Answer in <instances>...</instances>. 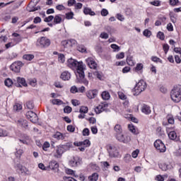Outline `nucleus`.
<instances>
[{
  "mask_svg": "<svg viewBox=\"0 0 181 181\" xmlns=\"http://www.w3.org/2000/svg\"><path fill=\"white\" fill-rule=\"evenodd\" d=\"M16 87H28V83H26V79L25 78H21L20 76L16 78V81L14 83Z\"/></svg>",
  "mask_w": 181,
  "mask_h": 181,
  "instance_id": "nucleus-12",
  "label": "nucleus"
},
{
  "mask_svg": "<svg viewBox=\"0 0 181 181\" xmlns=\"http://www.w3.org/2000/svg\"><path fill=\"white\" fill-rule=\"evenodd\" d=\"M48 168L52 170H59V163L56 160H52L49 162Z\"/></svg>",
  "mask_w": 181,
  "mask_h": 181,
  "instance_id": "nucleus-18",
  "label": "nucleus"
},
{
  "mask_svg": "<svg viewBox=\"0 0 181 181\" xmlns=\"http://www.w3.org/2000/svg\"><path fill=\"white\" fill-rule=\"evenodd\" d=\"M124 57H125V53H124V52H120V53L116 54V59L117 60L124 59Z\"/></svg>",
  "mask_w": 181,
  "mask_h": 181,
  "instance_id": "nucleus-58",
  "label": "nucleus"
},
{
  "mask_svg": "<svg viewBox=\"0 0 181 181\" xmlns=\"http://www.w3.org/2000/svg\"><path fill=\"white\" fill-rule=\"evenodd\" d=\"M67 66L70 69H76L75 74L76 76V83L81 84H85L88 86V81L86 78V74H84V65L83 62H78L77 60L70 58L67 60Z\"/></svg>",
  "mask_w": 181,
  "mask_h": 181,
  "instance_id": "nucleus-1",
  "label": "nucleus"
},
{
  "mask_svg": "<svg viewBox=\"0 0 181 181\" xmlns=\"http://www.w3.org/2000/svg\"><path fill=\"white\" fill-rule=\"evenodd\" d=\"M60 78H62V80H63L64 81H69V80L71 78V74H70V72L65 71L62 73Z\"/></svg>",
  "mask_w": 181,
  "mask_h": 181,
  "instance_id": "nucleus-17",
  "label": "nucleus"
},
{
  "mask_svg": "<svg viewBox=\"0 0 181 181\" xmlns=\"http://www.w3.org/2000/svg\"><path fill=\"white\" fill-rule=\"evenodd\" d=\"M115 134L122 133V126L121 124H116L114 127Z\"/></svg>",
  "mask_w": 181,
  "mask_h": 181,
  "instance_id": "nucleus-33",
  "label": "nucleus"
},
{
  "mask_svg": "<svg viewBox=\"0 0 181 181\" xmlns=\"http://www.w3.org/2000/svg\"><path fill=\"white\" fill-rule=\"evenodd\" d=\"M169 4L171 5V6H177L179 0H169Z\"/></svg>",
  "mask_w": 181,
  "mask_h": 181,
  "instance_id": "nucleus-56",
  "label": "nucleus"
},
{
  "mask_svg": "<svg viewBox=\"0 0 181 181\" xmlns=\"http://www.w3.org/2000/svg\"><path fill=\"white\" fill-rule=\"evenodd\" d=\"M71 111H73V109L71 108V107L70 106H66L64 108V112L65 114H70V112H71Z\"/></svg>",
  "mask_w": 181,
  "mask_h": 181,
  "instance_id": "nucleus-51",
  "label": "nucleus"
},
{
  "mask_svg": "<svg viewBox=\"0 0 181 181\" xmlns=\"http://www.w3.org/2000/svg\"><path fill=\"white\" fill-rule=\"evenodd\" d=\"M22 153H23V150L18 149L16 151L15 156L16 158H21V156H22Z\"/></svg>",
  "mask_w": 181,
  "mask_h": 181,
  "instance_id": "nucleus-59",
  "label": "nucleus"
},
{
  "mask_svg": "<svg viewBox=\"0 0 181 181\" xmlns=\"http://www.w3.org/2000/svg\"><path fill=\"white\" fill-rule=\"evenodd\" d=\"M53 19H54V16H49L48 17H46L44 19V22H46L47 23H49V22H52V21H53Z\"/></svg>",
  "mask_w": 181,
  "mask_h": 181,
  "instance_id": "nucleus-55",
  "label": "nucleus"
},
{
  "mask_svg": "<svg viewBox=\"0 0 181 181\" xmlns=\"http://www.w3.org/2000/svg\"><path fill=\"white\" fill-rule=\"evenodd\" d=\"M157 37H158V39L160 40H165V33H163L162 31H159L157 33Z\"/></svg>",
  "mask_w": 181,
  "mask_h": 181,
  "instance_id": "nucleus-48",
  "label": "nucleus"
},
{
  "mask_svg": "<svg viewBox=\"0 0 181 181\" xmlns=\"http://www.w3.org/2000/svg\"><path fill=\"white\" fill-rule=\"evenodd\" d=\"M91 141L88 139H85L83 141H82V146H83L85 148H88V146H90Z\"/></svg>",
  "mask_w": 181,
  "mask_h": 181,
  "instance_id": "nucleus-47",
  "label": "nucleus"
},
{
  "mask_svg": "<svg viewBox=\"0 0 181 181\" xmlns=\"http://www.w3.org/2000/svg\"><path fill=\"white\" fill-rule=\"evenodd\" d=\"M28 84H30V86H31L32 87H36L37 84V79H36L35 78L29 79Z\"/></svg>",
  "mask_w": 181,
  "mask_h": 181,
  "instance_id": "nucleus-41",
  "label": "nucleus"
},
{
  "mask_svg": "<svg viewBox=\"0 0 181 181\" xmlns=\"http://www.w3.org/2000/svg\"><path fill=\"white\" fill-rule=\"evenodd\" d=\"M50 40L46 37H41L37 40L36 46L41 49H46L50 46Z\"/></svg>",
  "mask_w": 181,
  "mask_h": 181,
  "instance_id": "nucleus-3",
  "label": "nucleus"
},
{
  "mask_svg": "<svg viewBox=\"0 0 181 181\" xmlns=\"http://www.w3.org/2000/svg\"><path fill=\"white\" fill-rule=\"evenodd\" d=\"M17 124L19 127H21V128H24V129H28V127H29V125L28 124V120L26 119L18 120Z\"/></svg>",
  "mask_w": 181,
  "mask_h": 181,
  "instance_id": "nucleus-19",
  "label": "nucleus"
},
{
  "mask_svg": "<svg viewBox=\"0 0 181 181\" xmlns=\"http://www.w3.org/2000/svg\"><path fill=\"white\" fill-rule=\"evenodd\" d=\"M159 168H160V169H161V170L166 172V170H168V169H169V168H170V165L167 164L166 163H163L159 165Z\"/></svg>",
  "mask_w": 181,
  "mask_h": 181,
  "instance_id": "nucleus-34",
  "label": "nucleus"
},
{
  "mask_svg": "<svg viewBox=\"0 0 181 181\" xmlns=\"http://www.w3.org/2000/svg\"><path fill=\"white\" fill-rule=\"evenodd\" d=\"M136 86L141 89L139 91H145L146 88V82L144 81V80H141L136 84Z\"/></svg>",
  "mask_w": 181,
  "mask_h": 181,
  "instance_id": "nucleus-22",
  "label": "nucleus"
},
{
  "mask_svg": "<svg viewBox=\"0 0 181 181\" xmlns=\"http://www.w3.org/2000/svg\"><path fill=\"white\" fill-rule=\"evenodd\" d=\"M107 151H108L109 156L110 158H119V152L117 147L112 146L111 144H107L106 146Z\"/></svg>",
  "mask_w": 181,
  "mask_h": 181,
  "instance_id": "nucleus-5",
  "label": "nucleus"
},
{
  "mask_svg": "<svg viewBox=\"0 0 181 181\" xmlns=\"http://www.w3.org/2000/svg\"><path fill=\"white\" fill-rule=\"evenodd\" d=\"M170 98L174 103L181 102V86L173 87L170 91Z\"/></svg>",
  "mask_w": 181,
  "mask_h": 181,
  "instance_id": "nucleus-2",
  "label": "nucleus"
},
{
  "mask_svg": "<svg viewBox=\"0 0 181 181\" xmlns=\"http://www.w3.org/2000/svg\"><path fill=\"white\" fill-rule=\"evenodd\" d=\"M14 168L16 169V172L18 173H25V169H26V168L23 167V165H22V164L21 163H17L14 165Z\"/></svg>",
  "mask_w": 181,
  "mask_h": 181,
  "instance_id": "nucleus-21",
  "label": "nucleus"
},
{
  "mask_svg": "<svg viewBox=\"0 0 181 181\" xmlns=\"http://www.w3.org/2000/svg\"><path fill=\"white\" fill-rule=\"evenodd\" d=\"M128 128L130 132H132V134H134V135H138L139 134V129H138V128H136L134 124H129Z\"/></svg>",
  "mask_w": 181,
  "mask_h": 181,
  "instance_id": "nucleus-23",
  "label": "nucleus"
},
{
  "mask_svg": "<svg viewBox=\"0 0 181 181\" xmlns=\"http://www.w3.org/2000/svg\"><path fill=\"white\" fill-rule=\"evenodd\" d=\"M64 152L66 151H64L62 144H59V146H56L55 153H57L56 155L57 158H62Z\"/></svg>",
  "mask_w": 181,
  "mask_h": 181,
  "instance_id": "nucleus-16",
  "label": "nucleus"
},
{
  "mask_svg": "<svg viewBox=\"0 0 181 181\" xmlns=\"http://www.w3.org/2000/svg\"><path fill=\"white\" fill-rule=\"evenodd\" d=\"M151 60H152V62H154L155 63H158V62L162 63V59H160L158 57H155V56L151 57Z\"/></svg>",
  "mask_w": 181,
  "mask_h": 181,
  "instance_id": "nucleus-57",
  "label": "nucleus"
},
{
  "mask_svg": "<svg viewBox=\"0 0 181 181\" xmlns=\"http://www.w3.org/2000/svg\"><path fill=\"white\" fill-rule=\"evenodd\" d=\"M79 112L81 114H87V112H88V107L81 106L80 110H79Z\"/></svg>",
  "mask_w": 181,
  "mask_h": 181,
  "instance_id": "nucleus-43",
  "label": "nucleus"
},
{
  "mask_svg": "<svg viewBox=\"0 0 181 181\" xmlns=\"http://www.w3.org/2000/svg\"><path fill=\"white\" fill-rule=\"evenodd\" d=\"M54 25H59L62 22H63V18H62V15L61 14H57L54 16Z\"/></svg>",
  "mask_w": 181,
  "mask_h": 181,
  "instance_id": "nucleus-26",
  "label": "nucleus"
},
{
  "mask_svg": "<svg viewBox=\"0 0 181 181\" xmlns=\"http://www.w3.org/2000/svg\"><path fill=\"white\" fill-rule=\"evenodd\" d=\"M26 118L33 122V124H36L39 121V117L33 111H28L25 113Z\"/></svg>",
  "mask_w": 181,
  "mask_h": 181,
  "instance_id": "nucleus-9",
  "label": "nucleus"
},
{
  "mask_svg": "<svg viewBox=\"0 0 181 181\" xmlns=\"http://www.w3.org/2000/svg\"><path fill=\"white\" fill-rule=\"evenodd\" d=\"M150 4L153 6H160V1L158 0H154L153 1L150 2Z\"/></svg>",
  "mask_w": 181,
  "mask_h": 181,
  "instance_id": "nucleus-61",
  "label": "nucleus"
},
{
  "mask_svg": "<svg viewBox=\"0 0 181 181\" xmlns=\"http://www.w3.org/2000/svg\"><path fill=\"white\" fill-rule=\"evenodd\" d=\"M81 163H83V158L78 156H74L69 160V165L71 168H77Z\"/></svg>",
  "mask_w": 181,
  "mask_h": 181,
  "instance_id": "nucleus-4",
  "label": "nucleus"
},
{
  "mask_svg": "<svg viewBox=\"0 0 181 181\" xmlns=\"http://www.w3.org/2000/svg\"><path fill=\"white\" fill-rule=\"evenodd\" d=\"M133 70L136 73H140L141 74H142V73H144V64L142 63L137 64L136 67H134Z\"/></svg>",
  "mask_w": 181,
  "mask_h": 181,
  "instance_id": "nucleus-20",
  "label": "nucleus"
},
{
  "mask_svg": "<svg viewBox=\"0 0 181 181\" xmlns=\"http://www.w3.org/2000/svg\"><path fill=\"white\" fill-rule=\"evenodd\" d=\"M15 81H16V80H14L13 81L12 79L8 78L4 81V84L6 87L10 88L12 87V86H15Z\"/></svg>",
  "mask_w": 181,
  "mask_h": 181,
  "instance_id": "nucleus-28",
  "label": "nucleus"
},
{
  "mask_svg": "<svg viewBox=\"0 0 181 181\" xmlns=\"http://www.w3.org/2000/svg\"><path fill=\"white\" fill-rule=\"evenodd\" d=\"M126 62L129 66H135V62H134L133 56H131V55L127 56Z\"/></svg>",
  "mask_w": 181,
  "mask_h": 181,
  "instance_id": "nucleus-30",
  "label": "nucleus"
},
{
  "mask_svg": "<svg viewBox=\"0 0 181 181\" xmlns=\"http://www.w3.org/2000/svg\"><path fill=\"white\" fill-rule=\"evenodd\" d=\"M110 47L111 49H113L115 52H119V50H121V47H119V46L117 45L116 44H112Z\"/></svg>",
  "mask_w": 181,
  "mask_h": 181,
  "instance_id": "nucleus-49",
  "label": "nucleus"
},
{
  "mask_svg": "<svg viewBox=\"0 0 181 181\" xmlns=\"http://www.w3.org/2000/svg\"><path fill=\"white\" fill-rule=\"evenodd\" d=\"M26 107L28 110H33L35 108V103H33V100H29L26 103Z\"/></svg>",
  "mask_w": 181,
  "mask_h": 181,
  "instance_id": "nucleus-39",
  "label": "nucleus"
},
{
  "mask_svg": "<svg viewBox=\"0 0 181 181\" xmlns=\"http://www.w3.org/2000/svg\"><path fill=\"white\" fill-rule=\"evenodd\" d=\"M86 63L90 69H93V70L97 69V62L92 57L88 58L86 59Z\"/></svg>",
  "mask_w": 181,
  "mask_h": 181,
  "instance_id": "nucleus-13",
  "label": "nucleus"
},
{
  "mask_svg": "<svg viewBox=\"0 0 181 181\" xmlns=\"http://www.w3.org/2000/svg\"><path fill=\"white\" fill-rule=\"evenodd\" d=\"M101 97L103 100H108L111 95H110V93L107 90H105L102 93Z\"/></svg>",
  "mask_w": 181,
  "mask_h": 181,
  "instance_id": "nucleus-37",
  "label": "nucleus"
},
{
  "mask_svg": "<svg viewBox=\"0 0 181 181\" xmlns=\"http://www.w3.org/2000/svg\"><path fill=\"white\" fill-rule=\"evenodd\" d=\"M23 60H27L28 62H32L35 59V55L32 54H25L23 56Z\"/></svg>",
  "mask_w": 181,
  "mask_h": 181,
  "instance_id": "nucleus-31",
  "label": "nucleus"
},
{
  "mask_svg": "<svg viewBox=\"0 0 181 181\" xmlns=\"http://www.w3.org/2000/svg\"><path fill=\"white\" fill-rule=\"evenodd\" d=\"M65 18L68 21H70L71 19H73L74 18V13L73 11L68 12L65 13Z\"/></svg>",
  "mask_w": 181,
  "mask_h": 181,
  "instance_id": "nucleus-42",
  "label": "nucleus"
},
{
  "mask_svg": "<svg viewBox=\"0 0 181 181\" xmlns=\"http://www.w3.org/2000/svg\"><path fill=\"white\" fill-rule=\"evenodd\" d=\"M13 110H15V111H21V110H22V105L16 103V105H13Z\"/></svg>",
  "mask_w": 181,
  "mask_h": 181,
  "instance_id": "nucleus-54",
  "label": "nucleus"
},
{
  "mask_svg": "<svg viewBox=\"0 0 181 181\" xmlns=\"http://www.w3.org/2000/svg\"><path fill=\"white\" fill-rule=\"evenodd\" d=\"M83 13H84V15H90V16H95V12L92 11L91 8H90L88 7H85L83 8Z\"/></svg>",
  "mask_w": 181,
  "mask_h": 181,
  "instance_id": "nucleus-29",
  "label": "nucleus"
},
{
  "mask_svg": "<svg viewBox=\"0 0 181 181\" xmlns=\"http://www.w3.org/2000/svg\"><path fill=\"white\" fill-rule=\"evenodd\" d=\"M156 132L159 135V136H163V135H165V131L162 130V127H157Z\"/></svg>",
  "mask_w": 181,
  "mask_h": 181,
  "instance_id": "nucleus-40",
  "label": "nucleus"
},
{
  "mask_svg": "<svg viewBox=\"0 0 181 181\" xmlns=\"http://www.w3.org/2000/svg\"><path fill=\"white\" fill-rule=\"evenodd\" d=\"M103 111L106 112H108V103L106 102L103 103L102 105H99L95 108V112H96V114H101Z\"/></svg>",
  "mask_w": 181,
  "mask_h": 181,
  "instance_id": "nucleus-10",
  "label": "nucleus"
},
{
  "mask_svg": "<svg viewBox=\"0 0 181 181\" xmlns=\"http://www.w3.org/2000/svg\"><path fill=\"white\" fill-rule=\"evenodd\" d=\"M143 35L146 37H151V36H152V32L148 29H146L144 30Z\"/></svg>",
  "mask_w": 181,
  "mask_h": 181,
  "instance_id": "nucleus-46",
  "label": "nucleus"
},
{
  "mask_svg": "<svg viewBox=\"0 0 181 181\" xmlns=\"http://www.w3.org/2000/svg\"><path fill=\"white\" fill-rule=\"evenodd\" d=\"M76 43H77V41L74 39L65 40L62 42V46H63L64 49H70L73 47Z\"/></svg>",
  "mask_w": 181,
  "mask_h": 181,
  "instance_id": "nucleus-11",
  "label": "nucleus"
},
{
  "mask_svg": "<svg viewBox=\"0 0 181 181\" xmlns=\"http://www.w3.org/2000/svg\"><path fill=\"white\" fill-rule=\"evenodd\" d=\"M141 112H144V114H146V115H149L151 112V107L148 106V105H143Z\"/></svg>",
  "mask_w": 181,
  "mask_h": 181,
  "instance_id": "nucleus-24",
  "label": "nucleus"
},
{
  "mask_svg": "<svg viewBox=\"0 0 181 181\" xmlns=\"http://www.w3.org/2000/svg\"><path fill=\"white\" fill-rule=\"evenodd\" d=\"M23 66H25L23 62L21 61H16L11 64L10 66V70L14 73H21V69H22Z\"/></svg>",
  "mask_w": 181,
  "mask_h": 181,
  "instance_id": "nucleus-7",
  "label": "nucleus"
},
{
  "mask_svg": "<svg viewBox=\"0 0 181 181\" xmlns=\"http://www.w3.org/2000/svg\"><path fill=\"white\" fill-rule=\"evenodd\" d=\"M63 180H68V181H77V180L74 179V177H67V176H64Z\"/></svg>",
  "mask_w": 181,
  "mask_h": 181,
  "instance_id": "nucleus-64",
  "label": "nucleus"
},
{
  "mask_svg": "<svg viewBox=\"0 0 181 181\" xmlns=\"http://www.w3.org/2000/svg\"><path fill=\"white\" fill-rule=\"evenodd\" d=\"M89 181H98V173H94L90 176L88 177Z\"/></svg>",
  "mask_w": 181,
  "mask_h": 181,
  "instance_id": "nucleus-36",
  "label": "nucleus"
},
{
  "mask_svg": "<svg viewBox=\"0 0 181 181\" xmlns=\"http://www.w3.org/2000/svg\"><path fill=\"white\" fill-rule=\"evenodd\" d=\"M52 137L57 139V141H60V139L63 141V139L65 138L64 134L60 132H57L54 134H53Z\"/></svg>",
  "mask_w": 181,
  "mask_h": 181,
  "instance_id": "nucleus-25",
  "label": "nucleus"
},
{
  "mask_svg": "<svg viewBox=\"0 0 181 181\" xmlns=\"http://www.w3.org/2000/svg\"><path fill=\"white\" fill-rule=\"evenodd\" d=\"M154 147L156 148V151L160 152V153H164L166 152V146L160 139H157L154 141Z\"/></svg>",
  "mask_w": 181,
  "mask_h": 181,
  "instance_id": "nucleus-6",
  "label": "nucleus"
},
{
  "mask_svg": "<svg viewBox=\"0 0 181 181\" xmlns=\"http://www.w3.org/2000/svg\"><path fill=\"white\" fill-rule=\"evenodd\" d=\"M97 94H98V90L97 89L90 90L86 92V96L89 100H93L97 97Z\"/></svg>",
  "mask_w": 181,
  "mask_h": 181,
  "instance_id": "nucleus-14",
  "label": "nucleus"
},
{
  "mask_svg": "<svg viewBox=\"0 0 181 181\" xmlns=\"http://www.w3.org/2000/svg\"><path fill=\"white\" fill-rule=\"evenodd\" d=\"M65 9H66V7L63 4H59L56 6L57 11H64Z\"/></svg>",
  "mask_w": 181,
  "mask_h": 181,
  "instance_id": "nucleus-62",
  "label": "nucleus"
},
{
  "mask_svg": "<svg viewBox=\"0 0 181 181\" xmlns=\"http://www.w3.org/2000/svg\"><path fill=\"white\" fill-rule=\"evenodd\" d=\"M58 62H59V63H64V62H66V57L64 54H59Z\"/></svg>",
  "mask_w": 181,
  "mask_h": 181,
  "instance_id": "nucleus-44",
  "label": "nucleus"
},
{
  "mask_svg": "<svg viewBox=\"0 0 181 181\" xmlns=\"http://www.w3.org/2000/svg\"><path fill=\"white\" fill-rule=\"evenodd\" d=\"M77 50L81 53H87V48L83 45H78Z\"/></svg>",
  "mask_w": 181,
  "mask_h": 181,
  "instance_id": "nucleus-35",
  "label": "nucleus"
},
{
  "mask_svg": "<svg viewBox=\"0 0 181 181\" xmlns=\"http://www.w3.org/2000/svg\"><path fill=\"white\" fill-rule=\"evenodd\" d=\"M52 103L53 104V105H62V104H63V102L60 99H53L52 100Z\"/></svg>",
  "mask_w": 181,
  "mask_h": 181,
  "instance_id": "nucleus-45",
  "label": "nucleus"
},
{
  "mask_svg": "<svg viewBox=\"0 0 181 181\" xmlns=\"http://www.w3.org/2000/svg\"><path fill=\"white\" fill-rule=\"evenodd\" d=\"M169 139L171 141H175V142H179L180 141V138L177 136V134L175 131H171L168 133Z\"/></svg>",
  "mask_w": 181,
  "mask_h": 181,
  "instance_id": "nucleus-15",
  "label": "nucleus"
},
{
  "mask_svg": "<svg viewBox=\"0 0 181 181\" xmlns=\"http://www.w3.org/2000/svg\"><path fill=\"white\" fill-rule=\"evenodd\" d=\"M70 92L71 94H76V93H78V88H77L76 86H73L71 87Z\"/></svg>",
  "mask_w": 181,
  "mask_h": 181,
  "instance_id": "nucleus-53",
  "label": "nucleus"
},
{
  "mask_svg": "<svg viewBox=\"0 0 181 181\" xmlns=\"http://www.w3.org/2000/svg\"><path fill=\"white\" fill-rule=\"evenodd\" d=\"M66 129L69 132H74V131H76V127L73 125H68Z\"/></svg>",
  "mask_w": 181,
  "mask_h": 181,
  "instance_id": "nucleus-60",
  "label": "nucleus"
},
{
  "mask_svg": "<svg viewBox=\"0 0 181 181\" xmlns=\"http://www.w3.org/2000/svg\"><path fill=\"white\" fill-rule=\"evenodd\" d=\"M115 137L117 141L121 142L122 144H128L131 141V137L129 136L124 135V133L115 134Z\"/></svg>",
  "mask_w": 181,
  "mask_h": 181,
  "instance_id": "nucleus-8",
  "label": "nucleus"
},
{
  "mask_svg": "<svg viewBox=\"0 0 181 181\" xmlns=\"http://www.w3.org/2000/svg\"><path fill=\"white\" fill-rule=\"evenodd\" d=\"M82 135L83 136H88L90 135V129L88 128L83 129L82 132Z\"/></svg>",
  "mask_w": 181,
  "mask_h": 181,
  "instance_id": "nucleus-52",
  "label": "nucleus"
},
{
  "mask_svg": "<svg viewBox=\"0 0 181 181\" xmlns=\"http://www.w3.org/2000/svg\"><path fill=\"white\" fill-rule=\"evenodd\" d=\"M100 37H101V39H108L109 37L108 33L105 32L101 33Z\"/></svg>",
  "mask_w": 181,
  "mask_h": 181,
  "instance_id": "nucleus-63",
  "label": "nucleus"
},
{
  "mask_svg": "<svg viewBox=\"0 0 181 181\" xmlns=\"http://www.w3.org/2000/svg\"><path fill=\"white\" fill-rule=\"evenodd\" d=\"M61 146L65 152H67V151H70L71 148H74L73 143L71 142H67L65 144H61Z\"/></svg>",
  "mask_w": 181,
  "mask_h": 181,
  "instance_id": "nucleus-27",
  "label": "nucleus"
},
{
  "mask_svg": "<svg viewBox=\"0 0 181 181\" xmlns=\"http://www.w3.org/2000/svg\"><path fill=\"white\" fill-rule=\"evenodd\" d=\"M124 160L126 163H129V162L132 160V158H131V156L129 154H126L124 158Z\"/></svg>",
  "mask_w": 181,
  "mask_h": 181,
  "instance_id": "nucleus-50",
  "label": "nucleus"
},
{
  "mask_svg": "<svg viewBox=\"0 0 181 181\" xmlns=\"http://www.w3.org/2000/svg\"><path fill=\"white\" fill-rule=\"evenodd\" d=\"M9 132L8 131L0 128V137L5 138V136H8Z\"/></svg>",
  "mask_w": 181,
  "mask_h": 181,
  "instance_id": "nucleus-38",
  "label": "nucleus"
},
{
  "mask_svg": "<svg viewBox=\"0 0 181 181\" xmlns=\"http://www.w3.org/2000/svg\"><path fill=\"white\" fill-rule=\"evenodd\" d=\"M40 9H41L40 6H33L32 7L28 6L27 8V11L28 12H36V11H39Z\"/></svg>",
  "mask_w": 181,
  "mask_h": 181,
  "instance_id": "nucleus-32",
  "label": "nucleus"
}]
</instances>
